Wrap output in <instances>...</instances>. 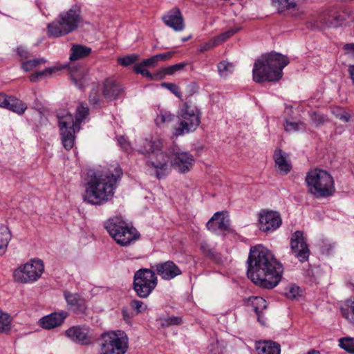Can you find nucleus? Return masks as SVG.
Returning <instances> with one entry per match:
<instances>
[{"mask_svg":"<svg viewBox=\"0 0 354 354\" xmlns=\"http://www.w3.org/2000/svg\"><path fill=\"white\" fill-rule=\"evenodd\" d=\"M248 263V277L256 285L272 289L280 282L283 266L272 252L263 245H258L250 248Z\"/></svg>","mask_w":354,"mask_h":354,"instance_id":"1","label":"nucleus"},{"mask_svg":"<svg viewBox=\"0 0 354 354\" xmlns=\"http://www.w3.org/2000/svg\"><path fill=\"white\" fill-rule=\"evenodd\" d=\"M122 174L118 165H112L97 172L91 171L86 183L84 200L96 205L108 202L113 197Z\"/></svg>","mask_w":354,"mask_h":354,"instance_id":"2","label":"nucleus"},{"mask_svg":"<svg viewBox=\"0 0 354 354\" xmlns=\"http://www.w3.org/2000/svg\"><path fill=\"white\" fill-rule=\"evenodd\" d=\"M289 64L287 57L272 52L263 55L254 64L253 80L257 83L277 82L283 76V69Z\"/></svg>","mask_w":354,"mask_h":354,"instance_id":"3","label":"nucleus"},{"mask_svg":"<svg viewBox=\"0 0 354 354\" xmlns=\"http://www.w3.org/2000/svg\"><path fill=\"white\" fill-rule=\"evenodd\" d=\"M88 108L81 104L77 107L75 119L68 111H64L57 113L60 137L63 146L66 150L73 147L75 134L80 131V124L88 115Z\"/></svg>","mask_w":354,"mask_h":354,"instance_id":"4","label":"nucleus"},{"mask_svg":"<svg viewBox=\"0 0 354 354\" xmlns=\"http://www.w3.org/2000/svg\"><path fill=\"white\" fill-rule=\"evenodd\" d=\"M81 13L80 7L76 5L62 12L54 21L48 24V35L59 37L73 32L82 22Z\"/></svg>","mask_w":354,"mask_h":354,"instance_id":"5","label":"nucleus"},{"mask_svg":"<svg viewBox=\"0 0 354 354\" xmlns=\"http://www.w3.org/2000/svg\"><path fill=\"white\" fill-rule=\"evenodd\" d=\"M306 182L309 192L316 197L329 196L335 190L333 177L323 169H315L308 172Z\"/></svg>","mask_w":354,"mask_h":354,"instance_id":"6","label":"nucleus"},{"mask_svg":"<svg viewBox=\"0 0 354 354\" xmlns=\"http://www.w3.org/2000/svg\"><path fill=\"white\" fill-rule=\"evenodd\" d=\"M105 228L115 242L121 246L129 245L132 241L137 240L139 236L136 228L129 227L119 217L109 219L105 223Z\"/></svg>","mask_w":354,"mask_h":354,"instance_id":"7","label":"nucleus"},{"mask_svg":"<svg viewBox=\"0 0 354 354\" xmlns=\"http://www.w3.org/2000/svg\"><path fill=\"white\" fill-rule=\"evenodd\" d=\"M158 284L156 272L148 268H141L134 273L133 290L140 298H147Z\"/></svg>","mask_w":354,"mask_h":354,"instance_id":"8","label":"nucleus"},{"mask_svg":"<svg viewBox=\"0 0 354 354\" xmlns=\"http://www.w3.org/2000/svg\"><path fill=\"white\" fill-rule=\"evenodd\" d=\"M44 270L43 261L32 259L15 270L14 277L17 281L22 283H33L41 277Z\"/></svg>","mask_w":354,"mask_h":354,"instance_id":"9","label":"nucleus"},{"mask_svg":"<svg viewBox=\"0 0 354 354\" xmlns=\"http://www.w3.org/2000/svg\"><path fill=\"white\" fill-rule=\"evenodd\" d=\"M128 348L127 338L111 331L102 335L100 354H124Z\"/></svg>","mask_w":354,"mask_h":354,"instance_id":"10","label":"nucleus"},{"mask_svg":"<svg viewBox=\"0 0 354 354\" xmlns=\"http://www.w3.org/2000/svg\"><path fill=\"white\" fill-rule=\"evenodd\" d=\"M200 122L198 109L196 106L185 104L180 111V127L176 129V134L182 135L194 131Z\"/></svg>","mask_w":354,"mask_h":354,"instance_id":"11","label":"nucleus"},{"mask_svg":"<svg viewBox=\"0 0 354 354\" xmlns=\"http://www.w3.org/2000/svg\"><path fill=\"white\" fill-rule=\"evenodd\" d=\"M147 166L154 171L157 178L161 179L168 175L171 169V158L162 150L151 156L146 162Z\"/></svg>","mask_w":354,"mask_h":354,"instance_id":"12","label":"nucleus"},{"mask_svg":"<svg viewBox=\"0 0 354 354\" xmlns=\"http://www.w3.org/2000/svg\"><path fill=\"white\" fill-rule=\"evenodd\" d=\"M290 245L291 253L300 262L303 263L308 260L310 252L302 231L297 230L292 234Z\"/></svg>","mask_w":354,"mask_h":354,"instance_id":"13","label":"nucleus"},{"mask_svg":"<svg viewBox=\"0 0 354 354\" xmlns=\"http://www.w3.org/2000/svg\"><path fill=\"white\" fill-rule=\"evenodd\" d=\"M282 223L281 216L278 212L262 210L259 214V229L263 232H272L280 227Z\"/></svg>","mask_w":354,"mask_h":354,"instance_id":"14","label":"nucleus"},{"mask_svg":"<svg viewBox=\"0 0 354 354\" xmlns=\"http://www.w3.org/2000/svg\"><path fill=\"white\" fill-rule=\"evenodd\" d=\"M194 158L192 154L185 151H175L171 159V167L180 173H187L193 167Z\"/></svg>","mask_w":354,"mask_h":354,"instance_id":"15","label":"nucleus"},{"mask_svg":"<svg viewBox=\"0 0 354 354\" xmlns=\"http://www.w3.org/2000/svg\"><path fill=\"white\" fill-rule=\"evenodd\" d=\"M65 334L71 341L82 345L90 344L93 340L89 328L86 326H72L66 330Z\"/></svg>","mask_w":354,"mask_h":354,"instance_id":"16","label":"nucleus"},{"mask_svg":"<svg viewBox=\"0 0 354 354\" xmlns=\"http://www.w3.org/2000/svg\"><path fill=\"white\" fill-rule=\"evenodd\" d=\"M152 268L164 280H171L182 274L181 270L172 261H167L152 266Z\"/></svg>","mask_w":354,"mask_h":354,"instance_id":"17","label":"nucleus"},{"mask_svg":"<svg viewBox=\"0 0 354 354\" xmlns=\"http://www.w3.org/2000/svg\"><path fill=\"white\" fill-rule=\"evenodd\" d=\"M230 219L225 212H216L207 223V227L215 233L224 232L230 230Z\"/></svg>","mask_w":354,"mask_h":354,"instance_id":"18","label":"nucleus"},{"mask_svg":"<svg viewBox=\"0 0 354 354\" xmlns=\"http://www.w3.org/2000/svg\"><path fill=\"white\" fill-rule=\"evenodd\" d=\"M164 23L175 31H182L185 28L184 20L180 10L172 9L162 17Z\"/></svg>","mask_w":354,"mask_h":354,"instance_id":"19","label":"nucleus"},{"mask_svg":"<svg viewBox=\"0 0 354 354\" xmlns=\"http://www.w3.org/2000/svg\"><path fill=\"white\" fill-rule=\"evenodd\" d=\"M272 5L278 12L288 11L293 16L304 13V10L298 6L295 0H272Z\"/></svg>","mask_w":354,"mask_h":354,"instance_id":"20","label":"nucleus"},{"mask_svg":"<svg viewBox=\"0 0 354 354\" xmlns=\"http://www.w3.org/2000/svg\"><path fill=\"white\" fill-rule=\"evenodd\" d=\"M162 148V143L160 140L143 139L140 140L138 151L140 153L148 156L149 158L160 152Z\"/></svg>","mask_w":354,"mask_h":354,"instance_id":"21","label":"nucleus"},{"mask_svg":"<svg viewBox=\"0 0 354 354\" xmlns=\"http://www.w3.org/2000/svg\"><path fill=\"white\" fill-rule=\"evenodd\" d=\"M124 91V88L113 79H107L103 85V95L108 100H116Z\"/></svg>","mask_w":354,"mask_h":354,"instance_id":"22","label":"nucleus"},{"mask_svg":"<svg viewBox=\"0 0 354 354\" xmlns=\"http://www.w3.org/2000/svg\"><path fill=\"white\" fill-rule=\"evenodd\" d=\"M66 312L54 313L42 317L40 319V325L46 329H51L60 326L67 317Z\"/></svg>","mask_w":354,"mask_h":354,"instance_id":"23","label":"nucleus"},{"mask_svg":"<svg viewBox=\"0 0 354 354\" xmlns=\"http://www.w3.org/2000/svg\"><path fill=\"white\" fill-rule=\"evenodd\" d=\"M258 354H281L280 344L272 341H262L256 344Z\"/></svg>","mask_w":354,"mask_h":354,"instance_id":"24","label":"nucleus"},{"mask_svg":"<svg viewBox=\"0 0 354 354\" xmlns=\"http://www.w3.org/2000/svg\"><path fill=\"white\" fill-rule=\"evenodd\" d=\"M64 296L70 309L77 310L84 308V299L79 294L66 290L64 292Z\"/></svg>","mask_w":354,"mask_h":354,"instance_id":"25","label":"nucleus"},{"mask_svg":"<svg viewBox=\"0 0 354 354\" xmlns=\"http://www.w3.org/2000/svg\"><path fill=\"white\" fill-rule=\"evenodd\" d=\"M274 159L276 166L282 174H287L290 171L291 165L281 149L274 151Z\"/></svg>","mask_w":354,"mask_h":354,"instance_id":"26","label":"nucleus"},{"mask_svg":"<svg viewBox=\"0 0 354 354\" xmlns=\"http://www.w3.org/2000/svg\"><path fill=\"white\" fill-rule=\"evenodd\" d=\"M6 104L5 109L16 113L18 115H22L28 108L24 102L12 95H9Z\"/></svg>","mask_w":354,"mask_h":354,"instance_id":"27","label":"nucleus"},{"mask_svg":"<svg viewBox=\"0 0 354 354\" xmlns=\"http://www.w3.org/2000/svg\"><path fill=\"white\" fill-rule=\"evenodd\" d=\"M342 317L351 324L354 325V298L347 299L340 307Z\"/></svg>","mask_w":354,"mask_h":354,"instance_id":"28","label":"nucleus"},{"mask_svg":"<svg viewBox=\"0 0 354 354\" xmlns=\"http://www.w3.org/2000/svg\"><path fill=\"white\" fill-rule=\"evenodd\" d=\"M70 60L75 61L87 57L91 53V48L82 45H73L71 49Z\"/></svg>","mask_w":354,"mask_h":354,"instance_id":"29","label":"nucleus"},{"mask_svg":"<svg viewBox=\"0 0 354 354\" xmlns=\"http://www.w3.org/2000/svg\"><path fill=\"white\" fill-rule=\"evenodd\" d=\"M11 234L7 226L0 223V255L6 251Z\"/></svg>","mask_w":354,"mask_h":354,"instance_id":"30","label":"nucleus"},{"mask_svg":"<svg viewBox=\"0 0 354 354\" xmlns=\"http://www.w3.org/2000/svg\"><path fill=\"white\" fill-rule=\"evenodd\" d=\"M249 302L253 307V309L260 321V313L267 306L266 301L261 297H251L249 298Z\"/></svg>","mask_w":354,"mask_h":354,"instance_id":"31","label":"nucleus"},{"mask_svg":"<svg viewBox=\"0 0 354 354\" xmlns=\"http://www.w3.org/2000/svg\"><path fill=\"white\" fill-rule=\"evenodd\" d=\"M11 322V317L0 310V333H7L10 330Z\"/></svg>","mask_w":354,"mask_h":354,"instance_id":"32","label":"nucleus"},{"mask_svg":"<svg viewBox=\"0 0 354 354\" xmlns=\"http://www.w3.org/2000/svg\"><path fill=\"white\" fill-rule=\"evenodd\" d=\"M218 71L221 77H227L232 73L234 70V66L232 63L222 61L218 64Z\"/></svg>","mask_w":354,"mask_h":354,"instance_id":"33","label":"nucleus"},{"mask_svg":"<svg viewBox=\"0 0 354 354\" xmlns=\"http://www.w3.org/2000/svg\"><path fill=\"white\" fill-rule=\"evenodd\" d=\"M174 115L170 112L165 110H160L156 119V123L158 125L169 123L174 120Z\"/></svg>","mask_w":354,"mask_h":354,"instance_id":"34","label":"nucleus"},{"mask_svg":"<svg viewBox=\"0 0 354 354\" xmlns=\"http://www.w3.org/2000/svg\"><path fill=\"white\" fill-rule=\"evenodd\" d=\"M339 346L348 353L354 354V338L348 337L340 338Z\"/></svg>","mask_w":354,"mask_h":354,"instance_id":"35","label":"nucleus"},{"mask_svg":"<svg viewBox=\"0 0 354 354\" xmlns=\"http://www.w3.org/2000/svg\"><path fill=\"white\" fill-rule=\"evenodd\" d=\"M162 327H169L172 325H179L181 322L180 317H160L158 319Z\"/></svg>","mask_w":354,"mask_h":354,"instance_id":"36","label":"nucleus"},{"mask_svg":"<svg viewBox=\"0 0 354 354\" xmlns=\"http://www.w3.org/2000/svg\"><path fill=\"white\" fill-rule=\"evenodd\" d=\"M187 65L186 63H179L160 70V78L166 75H173L176 71H181Z\"/></svg>","mask_w":354,"mask_h":354,"instance_id":"37","label":"nucleus"},{"mask_svg":"<svg viewBox=\"0 0 354 354\" xmlns=\"http://www.w3.org/2000/svg\"><path fill=\"white\" fill-rule=\"evenodd\" d=\"M44 63H46V60L44 58L33 59L23 62L21 68L24 71L28 72L37 66Z\"/></svg>","mask_w":354,"mask_h":354,"instance_id":"38","label":"nucleus"},{"mask_svg":"<svg viewBox=\"0 0 354 354\" xmlns=\"http://www.w3.org/2000/svg\"><path fill=\"white\" fill-rule=\"evenodd\" d=\"M133 71L135 73L141 74L144 77H148L149 80H157L159 78V76L160 77V72L157 74H155L154 75H152L150 72L144 68V66H142V65H137L136 64L133 66Z\"/></svg>","mask_w":354,"mask_h":354,"instance_id":"39","label":"nucleus"},{"mask_svg":"<svg viewBox=\"0 0 354 354\" xmlns=\"http://www.w3.org/2000/svg\"><path fill=\"white\" fill-rule=\"evenodd\" d=\"M284 295L290 299H296L300 295V288L296 285L291 284L286 288Z\"/></svg>","mask_w":354,"mask_h":354,"instance_id":"40","label":"nucleus"},{"mask_svg":"<svg viewBox=\"0 0 354 354\" xmlns=\"http://www.w3.org/2000/svg\"><path fill=\"white\" fill-rule=\"evenodd\" d=\"M310 115L312 124L315 127L322 125L327 121V118L319 113L312 112Z\"/></svg>","mask_w":354,"mask_h":354,"instance_id":"41","label":"nucleus"},{"mask_svg":"<svg viewBox=\"0 0 354 354\" xmlns=\"http://www.w3.org/2000/svg\"><path fill=\"white\" fill-rule=\"evenodd\" d=\"M138 59V55L136 54H131L123 57H119L118 62L122 66H128Z\"/></svg>","mask_w":354,"mask_h":354,"instance_id":"42","label":"nucleus"},{"mask_svg":"<svg viewBox=\"0 0 354 354\" xmlns=\"http://www.w3.org/2000/svg\"><path fill=\"white\" fill-rule=\"evenodd\" d=\"M284 129L288 132H295L299 131L304 128V124L301 122H292L286 120L284 123Z\"/></svg>","mask_w":354,"mask_h":354,"instance_id":"43","label":"nucleus"},{"mask_svg":"<svg viewBox=\"0 0 354 354\" xmlns=\"http://www.w3.org/2000/svg\"><path fill=\"white\" fill-rule=\"evenodd\" d=\"M207 349L209 354H223V346L218 341L211 343Z\"/></svg>","mask_w":354,"mask_h":354,"instance_id":"44","label":"nucleus"},{"mask_svg":"<svg viewBox=\"0 0 354 354\" xmlns=\"http://www.w3.org/2000/svg\"><path fill=\"white\" fill-rule=\"evenodd\" d=\"M238 28H230L225 32L221 33V35L215 37V39L218 41V43H221L227 40L228 38L234 35L235 33L238 32Z\"/></svg>","mask_w":354,"mask_h":354,"instance_id":"45","label":"nucleus"},{"mask_svg":"<svg viewBox=\"0 0 354 354\" xmlns=\"http://www.w3.org/2000/svg\"><path fill=\"white\" fill-rule=\"evenodd\" d=\"M201 250L207 257H213L214 256V250L207 242L203 241L201 243Z\"/></svg>","mask_w":354,"mask_h":354,"instance_id":"46","label":"nucleus"},{"mask_svg":"<svg viewBox=\"0 0 354 354\" xmlns=\"http://www.w3.org/2000/svg\"><path fill=\"white\" fill-rule=\"evenodd\" d=\"M131 307L137 311V313H141L146 309V306L144 303L139 300H133L130 303Z\"/></svg>","mask_w":354,"mask_h":354,"instance_id":"47","label":"nucleus"},{"mask_svg":"<svg viewBox=\"0 0 354 354\" xmlns=\"http://www.w3.org/2000/svg\"><path fill=\"white\" fill-rule=\"evenodd\" d=\"M217 44H218V43L214 37V39L201 45L200 48V51L205 52L209 50L214 48V46H216Z\"/></svg>","mask_w":354,"mask_h":354,"instance_id":"48","label":"nucleus"},{"mask_svg":"<svg viewBox=\"0 0 354 354\" xmlns=\"http://www.w3.org/2000/svg\"><path fill=\"white\" fill-rule=\"evenodd\" d=\"M345 18L344 15L339 13H336L333 16V19L330 21V24L333 25V26H341L343 22L344 21Z\"/></svg>","mask_w":354,"mask_h":354,"instance_id":"49","label":"nucleus"},{"mask_svg":"<svg viewBox=\"0 0 354 354\" xmlns=\"http://www.w3.org/2000/svg\"><path fill=\"white\" fill-rule=\"evenodd\" d=\"M100 96L98 91L96 89L91 90L89 95V102L94 106L100 104Z\"/></svg>","mask_w":354,"mask_h":354,"instance_id":"50","label":"nucleus"},{"mask_svg":"<svg viewBox=\"0 0 354 354\" xmlns=\"http://www.w3.org/2000/svg\"><path fill=\"white\" fill-rule=\"evenodd\" d=\"M158 63L157 58L156 57V55L152 56L149 59H146L142 60L140 63L137 64V65H142V66H147V67H152L156 66V64Z\"/></svg>","mask_w":354,"mask_h":354,"instance_id":"51","label":"nucleus"},{"mask_svg":"<svg viewBox=\"0 0 354 354\" xmlns=\"http://www.w3.org/2000/svg\"><path fill=\"white\" fill-rule=\"evenodd\" d=\"M162 86L163 87L167 88L169 91H171L175 95H176L178 97L180 96V91H179V88H178V86L176 84H173V83H166V82H164V83L162 84Z\"/></svg>","mask_w":354,"mask_h":354,"instance_id":"52","label":"nucleus"},{"mask_svg":"<svg viewBox=\"0 0 354 354\" xmlns=\"http://www.w3.org/2000/svg\"><path fill=\"white\" fill-rule=\"evenodd\" d=\"M118 144L121 147V148L125 151H129L131 147L129 142L126 139L124 136H120L118 139Z\"/></svg>","mask_w":354,"mask_h":354,"instance_id":"53","label":"nucleus"},{"mask_svg":"<svg viewBox=\"0 0 354 354\" xmlns=\"http://www.w3.org/2000/svg\"><path fill=\"white\" fill-rule=\"evenodd\" d=\"M174 54V52H166L164 53L156 55V57L157 58L158 62L160 61H165L171 59L173 57Z\"/></svg>","mask_w":354,"mask_h":354,"instance_id":"54","label":"nucleus"},{"mask_svg":"<svg viewBox=\"0 0 354 354\" xmlns=\"http://www.w3.org/2000/svg\"><path fill=\"white\" fill-rule=\"evenodd\" d=\"M17 54L21 59H27L29 57L28 51L24 47L19 46L17 48Z\"/></svg>","mask_w":354,"mask_h":354,"instance_id":"55","label":"nucleus"},{"mask_svg":"<svg viewBox=\"0 0 354 354\" xmlns=\"http://www.w3.org/2000/svg\"><path fill=\"white\" fill-rule=\"evenodd\" d=\"M55 71L54 68H47L43 71H38V74L40 75L41 79L50 76L53 73V72Z\"/></svg>","mask_w":354,"mask_h":354,"instance_id":"56","label":"nucleus"},{"mask_svg":"<svg viewBox=\"0 0 354 354\" xmlns=\"http://www.w3.org/2000/svg\"><path fill=\"white\" fill-rule=\"evenodd\" d=\"M346 53L350 56H354V44H346L344 46Z\"/></svg>","mask_w":354,"mask_h":354,"instance_id":"57","label":"nucleus"},{"mask_svg":"<svg viewBox=\"0 0 354 354\" xmlns=\"http://www.w3.org/2000/svg\"><path fill=\"white\" fill-rule=\"evenodd\" d=\"M8 97L9 95L3 93H0V107L6 108Z\"/></svg>","mask_w":354,"mask_h":354,"instance_id":"58","label":"nucleus"},{"mask_svg":"<svg viewBox=\"0 0 354 354\" xmlns=\"http://www.w3.org/2000/svg\"><path fill=\"white\" fill-rule=\"evenodd\" d=\"M338 118L339 120L347 122L350 120L351 114L346 111H343L338 115Z\"/></svg>","mask_w":354,"mask_h":354,"instance_id":"59","label":"nucleus"},{"mask_svg":"<svg viewBox=\"0 0 354 354\" xmlns=\"http://www.w3.org/2000/svg\"><path fill=\"white\" fill-rule=\"evenodd\" d=\"M73 80L74 81L75 84L80 88H82L84 86V84L81 80H77V74L73 75Z\"/></svg>","mask_w":354,"mask_h":354,"instance_id":"60","label":"nucleus"},{"mask_svg":"<svg viewBox=\"0 0 354 354\" xmlns=\"http://www.w3.org/2000/svg\"><path fill=\"white\" fill-rule=\"evenodd\" d=\"M37 74H38V71L30 75V80L32 82H37L39 80H40L41 79L40 75H37Z\"/></svg>","mask_w":354,"mask_h":354,"instance_id":"61","label":"nucleus"},{"mask_svg":"<svg viewBox=\"0 0 354 354\" xmlns=\"http://www.w3.org/2000/svg\"><path fill=\"white\" fill-rule=\"evenodd\" d=\"M122 314H123V317L124 319V320L127 322H129L130 320H131V316L129 315V314L128 313L127 310H124L123 309L122 310Z\"/></svg>","mask_w":354,"mask_h":354,"instance_id":"62","label":"nucleus"},{"mask_svg":"<svg viewBox=\"0 0 354 354\" xmlns=\"http://www.w3.org/2000/svg\"><path fill=\"white\" fill-rule=\"evenodd\" d=\"M349 73H350V77L353 81V83L354 84V65L353 66H351L349 67Z\"/></svg>","mask_w":354,"mask_h":354,"instance_id":"63","label":"nucleus"},{"mask_svg":"<svg viewBox=\"0 0 354 354\" xmlns=\"http://www.w3.org/2000/svg\"><path fill=\"white\" fill-rule=\"evenodd\" d=\"M307 354H320L319 351L315 350H311L307 353Z\"/></svg>","mask_w":354,"mask_h":354,"instance_id":"64","label":"nucleus"}]
</instances>
